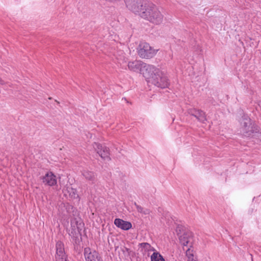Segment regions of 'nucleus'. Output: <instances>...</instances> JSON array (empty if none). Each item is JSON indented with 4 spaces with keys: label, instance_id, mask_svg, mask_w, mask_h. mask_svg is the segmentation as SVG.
<instances>
[{
    "label": "nucleus",
    "instance_id": "obj_7",
    "mask_svg": "<svg viewBox=\"0 0 261 261\" xmlns=\"http://www.w3.org/2000/svg\"><path fill=\"white\" fill-rule=\"evenodd\" d=\"M93 147L99 155L105 160H109V149L105 146H102L97 143H94Z\"/></svg>",
    "mask_w": 261,
    "mask_h": 261
},
{
    "label": "nucleus",
    "instance_id": "obj_14",
    "mask_svg": "<svg viewBox=\"0 0 261 261\" xmlns=\"http://www.w3.org/2000/svg\"><path fill=\"white\" fill-rule=\"evenodd\" d=\"M63 192L65 195L67 196L68 195L69 197L72 199H77L79 198L76 189H73L70 186H68L65 189H64Z\"/></svg>",
    "mask_w": 261,
    "mask_h": 261
},
{
    "label": "nucleus",
    "instance_id": "obj_6",
    "mask_svg": "<svg viewBox=\"0 0 261 261\" xmlns=\"http://www.w3.org/2000/svg\"><path fill=\"white\" fill-rule=\"evenodd\" d=\"M151 66V65L144 63L141 61L135 60L129 61L128 63L127 66L129 70L135 72H139L145 77L144 73L147 72L146 70V66Z\"/></svg>",
    "mask_w": 261,
    "mask_h": 261
},
{
    "label": "nucleus",
    "instance_id": "obj_17",
    "mask_svg": "<svg viewBox=\"0 0 261 261\" xmlns=\"http://www.w3.org/2000/svg\"><path fill=\"white\" fill-rule=\"evenodd\" d=\"M187 261H197L196 257L194 256V250L193 248H188L186 251Z\"/></svg>",
    "mask_w": 261,
    "mask_h": 261
},
{
    "label": "nucleus",
    "instance_id": "obj_15",
    "mask_svg": "<svg viewBox=\"0 0 261 261\" xmlns=\"http://www.w3.org/2000/svg\"><path fill=\"white\" fill-rule=\"evenodd\" d=\"M71 225L72 230L70 234L73 237H77L80 234V231L82 229L81 228V223L78 224V222L75 221V222H71Z\"/></svg>",
    "mask_w": 261,
    "mask_h": 261
},
{
    "label": "nucleus",
    "instance_id": "obj_4",
    "mask_svg": "<svg viewBox=\"0 0 261 261\" xmlns=\"http://www.w3.org/2000/svg\"><path fill=\"white\" fill-rule=\"evenodd\" d=\"M157 51L145 42H140L137 48L138 55L141 58H151L156 55Z\"/></svg>",
    "mask_w": 261,
    "mask_h": 261
},
{
    "label": "nucleus",
    "instance_id": "obj_11",
    "mask_svg": "<svg viewBox=\"0 0 261 261\" xmlns=\"http://www.w3.org/2000/svg\"><path fill=\"white\" fill-rule=\"evenodd\" d=\"M188 113L190 115L194 116L198 121L202 123L206 121L205 114L202 111L195 109H191L188 110Z\"/></svg>",
    "mask_w": 261,
    "mask_h": 261
},
{
    "label": "nucleus",
    "instance_id": "obj_10",
    "mask_svg": "<svg viewBox=\"0 0 261 261\" xmlns=\"http://www.w3.org/2000/svg\"><path fill=\"white\" fill-rule=\"evenodd\" d=\"M41 179L45 185L53 186L57 184L56 176L51 172H47Z\"/></svg>",
    "mask_w": 261,
    "mask_h": 261
},
{
    "label": "nucleus",
    "instance_id": "obj_3",
    "mask_svg": "<svg viewBox=\"0 0 261 261\" xmlns=\"http://www.w3.org/2000/svg\"><path fill=\"white\" fill-rule=\"evenodd\" d=\"M144 7V11L141 14L142 18L156 25L163 22L164 16L158 7L150 2H148Z\"/></svg>",
    "mask_w": 261,
    "mask_h": 261
},
{
    "label": "nucleus",
    "instance_id": "obj_1",
    "mask_svg": "<svg viewBox=\"0 0 261 261\" xmlns=\"http://www.w3.org/2000/svg\"><path fill=\"white\" fill-rule=\"evenodd\" d=\"M147 72L144 73L145 77L155 86L165 88L169 85V79L166 73L153 65L146 66Z\"/></svg>",
    "mask_w": 261,
    "mask_h": 261
},
{
    "label": "nucleus",
    "instance_id": "obj_18",
    "mask_svg": "<svg viewBox=\"0 0 261 261\" xmlns=\"http://www.w3.org/2000/svg\"><path fill=\"white\" fill-rule=\"evenodd\" d=\"M150 258L151 261H165L162 255L157 251L153 253Z\"/></svg>",
    "mask_w": 261,
    "mask_h": 261
},
{
    "label": "nucleus",
    "instance_id": "obj_19",
    "mask_svg": "<svg viewBox=\"0 0 261 261\" xmlns=\"http://www.w3.org/2000/svg\"><path fill=\"white\" fill-rule=\"evenodd\" d=\"M140 245L145 250V251H147L148 252L153 251V252L156 251L155 249L148 243H141Z\"/></svg>",
    "mask_w": 261,
    "mask_h": 261
},
{
    "label": "nucleus",
    "instance_id": "obj_22",
    "mask_svg": "<svg viewBox=\"0 0 261 261\" xmlns=\"http://www.w3.org/2000/svg\"><path fill=\"white\" fill-rule=\"evenodd\" d=\"M0 84H3V81L1 79H0Z\"/></svg>",
    "mask_w": 261,
    "mask_h": 261
},
{
    "label": "nucleus",
    "instance_id": "obj_8",
    "mask_svg": "<svg viewBox=\"0 0 261 261\" xmlns=\"http://www.w3.org/2000/svg\"><path fill=\"white\" fill-rule=\"evenodd\" d=\"M56 261H67L64 250V245L61 241L56 244Z\"/></svg>",
    "mask_w": 261,
    "mask_h": 261
},
{
    "label": "nucleus",
    "instance_id": "obj_2",
    "mask_svg": "<svg viewBox=\"0 0 261 261\" xmlns=\"http://www.w3.org/2000/svg\"><path fill=\"white\" fill-rule=\"evenodd\" d=\"M241 125V131L243 135L261 140V129L248 116L242 117Z\"/></svg>",
    "mask_w": 261,
    "mask_h": 261
},
{
    "label": "nucleus",
    "instance_id": "obj_20",
    "mask_svg": "<svg viewBox=\"0 0 261 261\" xmlns=\"http://www.w3.org/2000/svg\"><path fill=\"white\" fill-rule=\"evenodd\" d=\"M137 210H138V212H139L140 213L143 212V211H142L143 208L141 206H137Z\"/></svg>",
    "mask_w": 261,
    "mask_h": 261
},
{
    "label": "nucleus",
    "instance_id": "obj_16",
    "mask_svg": "<svg viewBox=\"0 0 261 261\" xmlns=\"http://www.w3.org/2000/svg\"><path fill=\"white\" fill-rule=\"evenodd\" d=\"M83 176L89 181H93L95 178V174L88 170H84L82 172Z\"/></svg>",
    "mask_w": 261,
    "mask_h": 261
},
{
    "label": "nucleus",
    "instance_id": "obj_5",
    "mask_svg": "<svg viewBox=\"0 0 261 261\" xmlns=\"http://www.w3.org/2000/svg\"><path fill=\"white\" fill-rule=\"evenodd\" d=\"M126 7L130 11L138 14L141 16L143 12L144 6L147 5L148 2L146 0H124Z\"/></svg>",
    "mask_w": 261,
    "mask_h": 261
},
{
    "label": "nucleus",
    "instance_id": "obj_21",
    "mask_svg": "<svg viewBox=\"0 0 261 261\" xmlns=\"http://www.w3.org/2000/svg\"><path fill=\"white\" fill-rule=\"evenodd\" d=\"M124 250H123V251H126V252H127L128 253H129L130 250H129V249H128L127 248L125 247L124 248Z\"/></svg>",
    "mask_w": 261,
    "mask_h": 261
},
{
    "label": "nucleus",
    "instance_id": "obj_12",
    "mask_svg": "<svg viewBox=\"0 0 261 261\" xmlns=\"http://www.w3.org/2000/svg\"><path fill=\"white\" fill-rule=\"evenodd\" d=\"M179 240L184 246V250H186L188 248H193L192 246L193 239L187 234L180 236Z\"/></svg>",
    "mask_w": 261,
    "mask_h": 261
},
{
    "label": "nucleus",
    "instance_id": "obj_9",
    "mask_svg": "<svg viewBox=\"0 0 261 261\" xmlns=\"http://www.w3.org/2000/svg\"><path fill=\"white\" fill-rule=\"evenodd\" d=\"M84 255L86 261H102L98 253L95 250H91L89 248L85 249Z\"/></svg>",
    "mask_w": 261,
    "mask_h": 261
},
{
    "label": "nucleus",
    "instance_id": "obj_13",
    "mask_svg": "<svg viewBox=\"0 0 261 261\" xmlns=\"http://www.w3.org/2000/svg\"><path fill=\"white\" fill-rule=\"evenodd\" d=\"M114 224L118 227L123 230H128L132 227V224L130 222L125 221L120 219H116L114 220Z\"/></svg>",
    "mask_w": 261,
    "mask_h": 261
}]
</instances>
